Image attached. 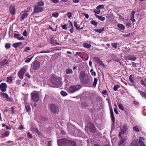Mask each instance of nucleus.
Listing matches in <instances>:
<instances>
[{"instance_id":"obj_1","label":"nucleus","mask_w":146,"mask_h":146,"mask_svg":"<svg viewBox=\"0 0 146 146\" xmlns=\"http://www.w3.org/2000/svg\"><path fill=\"white\" fill-rule=\"evenodd\" d=\"M79 79L81 82L84 84H88L90 82L88 76L84 71H82L80 72Z\"/></svg>"},{"instance_id":"obj_2","label":"nucleus","mask_w":146,"mask_h":146,"mask_svg":"<svg viewBox=\"0 0 146 146\" xmlns=\"http://www.w3.org/2000/svg\"><path fill=\"white\" fill-rule=\"evenodd\" d=\"M48 106L50 110L52 113L57 114L58 113L59 111V108L55 104H50Z\"/></svg>"},{"instance_id":"obj_3","label":"nucleus","mask_w":146,"mask_h":146,"mask_svg":"<svg viewBox=\"0 0 146 146\" xmlns=\"http://www.w3.org/2000/svg\"><path fill=\"white\" fill-rule=\"evenodd\" d=\"M50 81L52 84L55 85L60 86L61 85V80L60 78L57 77H51Z\"/></svg>"},{"instance_id":"obj_4","label":"nucleus","mask_w":146,"mask_h":146,"mask_svg":"<svg viewBox=\"0 0 146 146\" xmlns=\"http://www.w3.org/2000/svg\"><path fill=\"white\" fill-rule=\"evenodd\" d=\"M81 87V86L79 84L71 86L69 88V91L70 93H73L80 90Z\"/></svg>"},{"instance_id":"obj_5","label":"nucleus","mask_w":146,"mask_h":146,"mask_svg":"<svg viewBox=\"0 0 146 146\" xmlns=\"http://www.w3.org/2000/svg\"><path fill=\"white\" fill-rule=\"evenodd\" d=\"M87 129L89 132L92 133H94L96 131V127L94 124L90 122L87 124Z\"/></svg>"},{"instance_id":"obj_6","label":"nucleus","mask_w":146,"mask_h":146,"mask_svg":"<svg viewBox=\"0 0 146 146\" xmlns=\"http://www.w3.org/2000/svg\"><path fill=\"white\" fill-rule=\"evenodd\" d=\"M40 66V63L38 60H35L32 62L31 67L34 70H36L39 69Z\"/></svg>"},{"instance_id":"obj_7","label":"nucleus","mask_w":146,"mask_h":146,"mask_svg":"<svg viewBox=\"0 0 146 146\" xmlns=\"http://www.w3.org/2000/svg\"><path fill=\"white\" fill-rule=\"evenodd\" d=\"M26 72V69L23 67L21 69L18 73L19 77L21 80H22L23 78V76Z\"/></svg>"},{"instance_id":"obj_8","label":"nucleus","mask_w":146,"mask_h":146,"mask_svg":"<svg viewBox=\"0 0 146 146\" xmlns=\"http://www.w3.org/2000/svg\"><path fill=\"white\" fill-rule=\"evenodd\" d=\"M43 9V7L40 6H39L35 5L32 14H33L41 12L42 11Z\"/></svg>"},{"instance_id":"obj_9","label":"nucleus","mask_w":146,"mask_h":146,"mask_svg":"<svg viewBox=\"0 0 146 146\" xmlns=\"http://www.w3.org/2000/svg\"><path fill=\"white\" fill-rule=\"evenodd\" d=\"M68 139H62L57 140L58 146H63L65 144H67Z\"/></svg>"},{"instance_id":"obj_10","label":"nucleus","mask_w":146,"mask_h":146,"mask_svg":"<svg viewBox=\"0 0 146 146\" xmlns=\"http://www.w3.org/2000/svg\"><path fill=\"white\" fill-rule=\"evenodd\" d=\"M93 59L101 67L104 68H105V65L102 62V61L100 60L99 58L98 57H94L93 58Z\"/></svg>"},{"instance_id":"obj_11","label":"nucleus","mask_w":146,"mask_h":146,"mask_svg":"<svg viewBox=\"0 0 146 146\" xmlns=\"http://www.w3.org/2000/svg\"><path fill=\"white\" fill-rule=\"evenodd\" d=\"M31 99L35 102H38L39 100L38 94L36 93H32L31 94Z\"/></svg>"},{"instance_id":"obj_12","label":"nucleus","mask_w":146,"mask_h":146,"mask_svg":"<svg viewBox=\"0 0 146 146\" xmlns=\"http://www.w3.org/2000/svg\"><path fill=\"white\" fill-rule=\"evenodd\" d=\"M30 9V8L29 7L27 8V10H24V12L25 13H23L20 19V21H23L26 17L28 16V14L27 13L29 11Z\"/></svg>"},{"instance_id":"obj_13","label":"nucleus","mask_w":146,"mask_h":146,"mask_svg":"<svg viewBox=\"0 0 146 146\" xmlns=\"http://www.w3.org/2000/svg\"><path fill=\"white\" fill-rule=\"evenodd\" d=\"M7 87V84L5 83H2L0 85V89L2 92H5Z\"/></svg>"},{"instance_id":"obj_14","label":"nucleus","mask_w":146,"mask_h":146,"mask_svg":"<svg viewBox=\"0 0 146 146\" xmlns=\"http://www.w3.org/2000/svg\"><path fill=\"white\" fill-rule=\"evenodd\" d=\"M9 11L12 15L15 14V5H12L9 7Z\"/></svg>"},{"instance_id":"obj_15","label":"nucleus","mask_w":146,"mask_h":146,"mask_svg":"<svg viewBox=\"0 0 146 146\" xmlns=\"http://www.w3.org/2000/svg\"><path fill=\"white\" fill-rule=\"evenodd\" d=\"M67 144L68 146H76V143L75 141L69 139Z\"/></svg>"},{"instance_id":"obj_16","label":"nucleus","mask_w":146,"mask_h":146,"mask_svg":"<svg viewBox=\"0 0 146 146\" xmlns=\"http://www.w3.org/2000/svg\"><path fill=\"white\" fill-rule=\"evenodd\" d=\"M139 144L137 139H135L130 144V146H139Z\"/></svg>"},{"instance_id":"obj_17","label":"nucleus","mask_w":146,"mask_h":146,"mask_svg":"<svg viewBox=\"0 0 146 146\" xmlns=\"http://www.w3.org/2000/svg\"><path fill=\"white\" fill-rule=\"evenodd\" d=\"M145 139L143 137H140L138 143H139L140 146H146L144 143V142L142 141H144Z\"/></svg>"},{"instance_id":"obj_18","label":"nucleus","mask_w":146,"mask_h":146,"mask_svg":"<svg viewBox=\"0 0 146 146\" xmlns=\"http://www.w3.org/2000/svg\"><path fill=\"white\" fill-rule=\"evenodd\" d=\"M126 60H128L132 61H135L136 59V57L133 55H129L126 57Z\"/></svg>"},{"instance_id":"obj_19","label":"nucleus","mask_w":146,"mask_h":146,"mask_svg":"<svg viewBox=\"0 0 146 146\" xmlns=\"http://www.w3.org/2000/svg\"><path fill=\"white\" fill-rule=\"evenodd\" d=\"M9 63L8 61L6 59H4L0 62V66H2L5 64H7Z\"/></svg>"},{"instance_id":"obj_20","label":"nucleus","mask_w":146,"mask_h":146,"mask_svg":"<svg viewBox=\"0 0 146 146\" xmlns=\"http://www.w3.org/2000/svg\"><path fill=\"white\" fill-rule=\"evenodd\" d=\"M127 129V126L126 125H124L122 129L121 130V134H123L125 133L126 130Z\"/></svg>"},{"instance_id":"obj_21","label":"nucleus","mask_w":146,"mask_h":146,"mask_svg":"<svg viewBox=\"0 0 146 146\" xmlns=\"http://www.w3.org/2000/svg\"><path fill=\"white\" fill-rule=\"evenodd\" d=\"M117 27L121 30H124L125 27V26L122 24L118 23L117 25Z\"/></svg>"},{"instance_id":"obj_22","label":"nucleus","mask_w":146,"mask_h":146,"mask_svg":"<svg viewBox=\"0 0 146 146\" xmlns=\"http://www.w3.org/2000/svg\"><path fill=\"white\" fill-rule=\"evenodd\" d=\"M22 44V43L21 42H17L13 43V46L14 48H17L21 45Z\"/></svg>"},{"instance_id":"obj_23","label":"nucleus","mask_w":146,"mask_h":146,"mask_svg":"<svg viewBox=\"0 0 146 146\" xmlns=\"http://www.w3.org/2000/svg\"><path fill=\"white\" fill-rule=\"evenodd\" d=\"M138 91L139 92L140 94L142 97L146 99V93L139 90Z\"/></svg>"},{"instance_id":"obj_24","label":"nucleus","mask_w":146,"mask_h":146,"mask_svg":"<svg viewBox=\"0 0 146 146\" xmlns=\"http://www.w3.org/2000/svg\"><path fill=\"white\" fill-rule=\"evenodd\" d=\"M94 30L96 32L99 33H101L103 31H105V28L104 27L102 28L101 29H94Z\"/></svg>"},{"instance_id":"obj_25","label":"nucleus","mask_w":146,"mask_h":146,"mask_svg":"<svg viewBox=\"0 0 146 146\" xmlns=\"http://www.w3.org/2000/svg\"><path fill=\"white\" fill-rule=\"evenodd\" d=\"M44 5V2L42 1H38L36 5L38 6H40L42 7V6H43Z\"/></svg>"},{"instance_id":"obj_26","label":"nucleus","mask_w":146,"mask_h":146,"mask_svg":"<svg viewBox=\"0 0 146 146\" xmlns=\"http://www.w3.org/2000/svg\"><path fill=\"white\" fill-rule=\"evenodd\" d=\"M25 106L26 111L27 112L29 111L31 109V108L29 105L28 104H25Z\"/></svg>"},{"instance_id":"obj_27","label":"nucleus","mask_w":146,"mask_h":146,"mask_svg":"<svg viewBox=\"0 0 146 146\" xmlns=\"http://www.w3.org/2000/svg\"><path fill=\"white\" fill-rule=\"evenodd\" d=\"M68 42L71 44H76V42L73 38H71L69 39L68 41Z\"/></svg>"},{"instance_id":"obj_28","label":"nucleus","mask_w":146,"mask_h":146,"mask_svg":"<svg viewBox=\"0 0 146 146\" xmlns=\"http://www.w3.org/2000/svg\"><path fill=\"white\" fill-rule=\"evenodd\" d=\"M95 16L97 17L98 19L101 20V21H104L105 19V17H103L102 16H98L96 14H95Z\"/></svg>"},{"instance_id":"obj_29","label":"nucleus","mask_w":146,"mask_h":146,"mask_svg":"<svg viewBox=\"0 0 146 146\" xmlns=\"http://www.w3.org/2000/svg\"><path fill=\"white\" fill-rule=\"evenodd\" d=\"M117 104L119 109L122 110L124 111V109L122 104L119 103H117Z\"/></svg>"},{"instance_id":"obj_30","label":"nucleus","mask_w":146,"mask_h":146,"mask_svg":"<svg viewBox=\"0 0 146 146\" xmlns=\"http://www.w3.org/2000/svg\"><path fill=\"white\" fill-rule=\"evenodd\" d=\"M83 46L84 48H90L91 46V45L90 44H88L87 43H84L83 44Z\"/></svg>"},{"instance_id":"obj_31","label":"nucleus","mask_w":146,"mask_h":146,"mask_svg":"<svg viewBox=\"0 0 146 146\" xmlns=\"http://www.w3.org/2000/svg\"><path fill=\"white\" fill-rule=\"evenodd\" d=\"M9 134V131H6L5 133L2 134V136L3 137H7Z\"/></svg>"},{"instance_id":"obj_32","label":"nucleus","mask_w":146,"mask_h":146,"mask_svg":"<svg viewBox=\"0 0 146 146\" xmlns=\"http://www.w3.org/2000/svg\"><path fill=\"white\" fill-rule=\"evenodd\" d=\"M0 94L2 97L4 98H5L6 99L8 97V95L6 93H1Z\"/></svg>"},{"instance_id":"obj_33","label":"nucleus","mask_w":146,"mask_h":146,"mask_svg":"<svg viewBox=\"0 0 146 146\" xmlns=\"http://www.w3.org/2000/svg\"><path fill=\"white\" fill-rule=\"evenodd\" d=\"M98 79L96 78H94V81L93 84V86L94 87H95L96 86V84L97 83Z\"/></svg>"},{"instance_id":"obj_34","label":"nucleus","mask_w":146,"mask_h":146,"mask_svg":"<svg viewBox=\"0 0 146 146\" xmlns=\"http://www.w3.org/2000/svg\"><path fill=\"white\" fill-rule=\"evenodd\" d=\"M11 47V44L10 43H6L5 44V47L7 49H9Z\"/></svg>"},{"instance_id":"obj_35","label":"nucleus","mask_w":146,"mask_h":146,"mask_svg":"<svg viewBox=\"0 0 146 146\" xmlns=\"http://www.w3.org/2000/svg\"><path fill=\"white\" fill-rule=\"evenodd\" d=\"M66 74H69L72 73V70L70 68H68L66 70Z\"/></svg>"},{"instance_id":"obj_36","label":"nucleus","mask_w":146,"mask_h":146,"mask_svg":"<svg viewBox=\"0 0 146 146\" xmlns=\"http://www.w3.org/2000/svg\"><path fill=\"white\" fill-rule=\"evenodd\" d=\"M120 88V86L118 85H115L114 86L113 89L114 91H116L117 90V89Z\"/></svg>"},{"instance_id":"obj_37","label":"nucleus","mask_w":146,"mask_h":146,"mask_svg":"<svg viewBox=\"0 0 146 146\" xmlns=\"http://www.w3.org/2000/svg\"><path fill=\"white\" fill-rule=\"evenodd\" d=\"M133 130L136 132H139V129L138 127L136 125L135 126H134L133 128Z\"/></svg>"},{"instance_id":"obj_38","label":"nucleus","mask_w":146,"mask_h":146,"mask_svg":"<svg viewBox=\"0 0 146 146\" xmlns=\"http://www.w3.org/2000/svg\"><path fill=\"white\" fill-rule=\"evenodd\" d=\"M6 101L8 102H12L13 100V99L12 97H9V96H8V97L6 99Z\"/></svg>"},{"instance_id":"obj_39","label":"nucleus","mask_w":146,"mask_h":146,"mask_svg":"<svg viewBox=\"0 0 146 146\" xmlns=\"http://www.w3.org/2000/svg\"><path fill=\"white\" fill-rule=\"evenodd\" d=\"M57 50V49H54V50H52L51 51H50L49 50L46 51H40V53H50V52H53V51L54 50Z\"/></svg>"},{"instance_id":"obj_40","label":"nucleus","mask_w":146,"mask_h":146,"mask_svg":"<svg viewBox=\"0 0 146 146\" xmlns=\"http://www.w3.org/2000/svg\"><path fill=\"white\" fill-rule=\"evenodd\" d=\"M111 119L112 121V123L113 124H114L115 123V119L114 115H111Z\"/></svg>"},{"instance_id":"obj_41","label":"nucleus","mask_w":146,"mask_h":146,"mask_svg":"<svg viewBox=\"0 0 146 146\" xmlns=\"http://www.w3.org/2000/svg\"><path fill=\"white\" fill-rule=\"evenodd\" d=\"M59 15V14L57 12H56L54 13H53L52 14V17H55V18H57L58 17Z\"/></svg>"},{"instance_id":"obj_42","label":"nucleus","mask_w":146,"mask_h":146,"mask_svg":"<svg viewBox=\"0 0 146 146\" xmlns=\"http://www.w3.org/2000/svg\"><path fill=\"white\" fill-rule=\"evenodd\" d=\"M129 80L132 83H133L134 79L132 75H130L129 77Z\"/></svg>"},{"instance_id":"obj_43","label":"nucleus","mask_w":146,"mask_h":146,"mask_svg":"<svg viewBox=\"0 0 146 146\" xmlns=\"http://www.w3.org/2000/svg\"><path fill=\"white\" fill-rule=\"evenodd\" d=\"M90 72L92 75H93L94 76H96V73L94 71V70L93 69H91L90 70Z\"/></svg>"},{"instance_id":"obj_44","label":"nucleus","mask_w":146,"mask_h":146,"mask_svg":"<svg viewBox=\"0 0 146 146\" xmlns=\"http://www.w3.org/2000/svg\"><path fill=\"white\" fill-rule=\"evenodd\" d=\"M61 95L63 96H65L67 95V93L65 91H62L61 92Z\"/></svg>"},{"instance_id":"obj_45","label":"nucleus","mask_w":146,"mask_h":146,"mask_svg":"<svg viewBox=\"0 0 146 146\" xmlns=\"http://www.w3.org/2000/svg\"><path fill=\"white\" fill-rule=\"evenodd\" d=\"M33 57V56H32L30 58H27L25 61V62L27 63H29L31 61Z\"/></svg>"},{"instance_id":"obj_46","label":"nucleus","mask_w":146,"mask_h":146,"mask_svg":"<svg viewBox=\"0 0 146 146\" xmlns=\"http://www.w3.org/2000/svg\"><path fill=\"white\" fill-rule=\"evenodd\" d=\"M91 23L95 26H96L98 24V23L94 21H92L90 22Z\"/></svg>"},{"instance_id":"obj_47","label":"nucleus","mask_w":146,"mask_h":146,"mask_svg":"<svg viewBox=\"0 0 146 146\" xmlns=\"http://www.w3.org/2000/svg\"><path fill=\"white\" fill-rule=\"evenodd\" d=\"M112 46L115 48H116L117 47V44L116 43H113L111 44Z\"/></svg>"},{"instance_id":"obj_48","label":"nucleus","mask_w":146,"mask_h":146,"mask_svg":"<svg viewBox=\"0 0 146 146\" xmlns=\"http://www.w3.org/2000/svg\"><path fill=\"white\" fill-rule=\"evenodd\" d=\"M104 6L103 5H99L96 7L97 9H103Z\"/></svg>"},{"instance_id":"obj_49","label":"nucleus","mask_w":146,"mask_h":146,"mask_svg":"<svg viewBox=\"0 0 146 146\" xmlns=\"http://www.w3.org/2000/svg\"><path fill=\"white\" fill-rule=\"evenodd\" d=\"M12 76H10V77H7V82L10 81V82H11L12 81Z\"/></svg>"},{"instance_id":"obj_50","label":"nucleus","mask_w":146,"mask_h":146,"mask_svg":"<svg viewBox=\"0 0 146 146\" xmlns=\"http://www.w3.org/2000/svg\"><path fill=\"white\" fill-rule=\"evenodd\" d=\"M27 136L30 138H32L33 137L32 134L29 132H27Z\"/></svg>"},{"instance_id":"obj_51","label":"nucleus","mask_w":146,"mask_h":146,"mask_svg":"<svg viewBox=\"0 0 146 146\" xmlns=\"http://www.w3.org/2000/svg\"><path fill=\"white\" fill-rule=\"evenodd\" d=\"M19 36H20L19 35V34H16L15 33H14V37L15 38H16L18 39V38L19 37Z\"/></svg>"},{"instance_id":"obj_52","label":"nucleus","mask_w":146,"mask_h":146,"mask_svg":"<svg viewBox=\"0 0 146 146\" xmlns=\"http://www.w3.org/2000/svg\"><path fill=\"white\" fill-rule=\"evenodd\" d=\"M11 109L12 111V114H14L15 112L17 111L16 110H14V107L13 106H12L11 107Z\"/></svg>"},{"instance_id":"obj_53","label":"nucleus","mask_w":146,"mask_h":146,"mask_svg":"<svg viewBox=\"0 0 146 146\" xmlns=\"http://www.w3.org/2000/svg\"><path fill=\"white\" fill-rule=\"evenodd\" d=\"M133 104L135 106H138L139 104V102L135 100H134L133 102Z\"/></svg>"},{"instance_id":"obj_54","label":"nucleus","mask_w":146,"mask_h":146,"mask_svg":"<svg viewBox=\"0 0 146 146\" xmlns=\"http://www.w3.org/2000/svg\"><path fill=\"white\" fill-rule=\"evenodd\" d=\"M131 34V33H129L128 34H125L123 35V36L125 37H129Z\"/></svg>"},{"instance_id":"obj_55","label":"nucleus","mask_w":146,"mask_h":146,"mask_svg":"<svg viewBox=\"0 0 146 146\" xmlns=\"http://www.w3.org/2000/svg\"><path fill=\"white\" fill-rule=\"evenodd\" d=\"M140 83L142 85L144 86L145 87H146V85L145 84L143 80H141Z\"/></svg>"},{"instance_id":"obj_56","label":"nucleus","mask_w":146,"mask_h":146,"mask_svg":"<svg viewBox=\"0 0 146 146\" xmlns=\"http://www.w3.org/2000/svg\"><path fill=\"white\" fill-rule=\"evenodd\" d=\"M124 140L121 139L120 142L119 143V146H120L124 142Z\"/></svg>"},{"instance_id":"obj_57","label":"nucleus","mask_w":146,"mask_h":146,"mask_svg":"<svg viewBox=\"0 0 146 146\" xmlns=\"http://www.w3.org/2000/svg\"><path fill=\"white\" fill-rule=\"evenodd\" d=\"M61 27L63 29H67V25L66 24L62 25Z\"/></svg>"},{"instance_id":"obj_58","label":"nucleus","mask_w":146,"mask_h":146,"mask_svg":"<svg viewBox=\"0 0 146 146\" xmlns=\"http://www.w3.org/2000/svg\"><path fill=\"white\" fill-rule=\"evenodd\" d=\"M23 35L25 36H27V32L26 30H25L23 33Z\"/></svg>"},{"instance_id":"obj_59","label":"nucleus","mask_w":146,"mask_h":146,"mask_svg":"<svg viewBox=\"0 0 146 146\" xmlns=\"http://www.w3.org/2000/svg\"><path fill=\"white\" fill-rule=\"evenodd\" d=\"M30 50V48L29 47H27L25 48L24 51L25 52H27L28 50Z\"/></svg>"},{"instance_id":"obj_60","label":"nucleus","mask_w":146,"mask_h":146,"mask_svg":"<svg viewBox=\"0 0 146 146\" xmlns=\"http://www.w3.org/2000/svg\"><path fill=\"white\" fill-rule=\"evenodd\" d=\"M74 25L75 26V27L76 28V29L78 30L79 26H78L77 25V23L75 21H74Z\"/></svg>"},{"instance_id":"obj_61","label":"nucleus","mask_w":146,"mask_h":146,"mask_svg":"<svg viewBox=\"0 0 146 146\" xmlns=\"http://www.w3.org/2000/svg\"><path fill=\"white\" fill-rule=\"evenodd\" d=\"M125 25L126 26L128 27H131V23H126Z\"/></svg>"},{"instance_id":"obj_62","label":"nucleus","mask_w":146,"mask_h":146,"mask_svg":"<svg viewBox=\"0 0 146 146\" xmlns=\"http://www.w3.org/2000/svg\"><path fill=\"white\" fill-rule=\"evenodd\" d=\"M97 10H98L96 11L95 9H94V12L95 13H96V14H99L100 12V9H97Z\"/></svg>"},{"instance_id":"obj_63","label":"nucleus","mask_w":146,"mask_h":146,"mask_svg":"<svg viewBox=\"0 0 146 146\" xmlns=\"http://www.w3.org/2000/svg\"><path fill=\"white\" fill-rule=\"evenodd\" d=\"M110 114L111 115H114L113 110L111 107L110 108Z\"/></svg>"},{"instance_id":"obj_64","label":"nucleus","mask_w":146,"mask_h":146,"mask_svg":"<svg viewBox=\"0 0 146 146\" xmlns=\"http://www.w3.org/2000/svg\"><path fill=\"white\" fill-rule=\"evenodd\" d=\"M131 64H132V66L133 67H136L137 66V64L136 63H135L134 62H131Z\"/></svg>"}]
</instances>
